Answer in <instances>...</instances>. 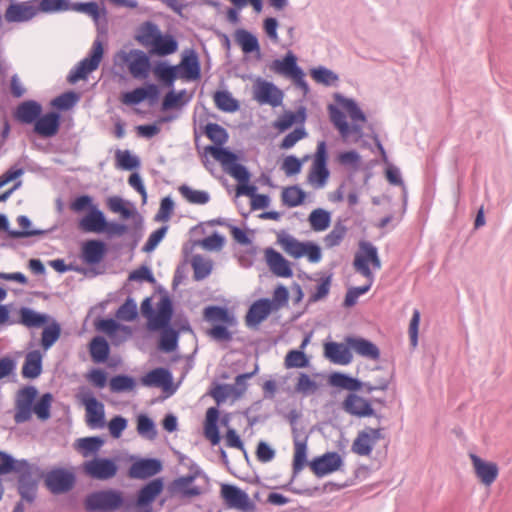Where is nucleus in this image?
<instances>
[{
  "mask_svg": "<svg viewBox=\"0 0 512 512\" xmlns=\"http://www.w3.org/2000/svg\"><path fill=\"white\" fill-rule=\"evenodd\" d=\"M343 465V457L337 451H327L308 460V448L305 447L304 443L298 444L296 454H293L292 459V476L289 482L280 488L297 495L313 497L316 493L320 492L319 486L308 488H296L293 486V482L299 473L308 466L317 478H322L341 470Z\"/></svg>",
  "mask_w": 512,
  "mask_h": 512,
  "instance_id": "f257e3e1",
  "label": "nucleus"
},
{
  "mask_svg": "<svg viewBox=\"0 0 512 512\" xmlns=\"http://www.w3.org/2000/svg\"><path fill=\"white\" fill-rule=\"evenodd\" d=\"M54 396L51 392L40 393L34 385L20 387L14 399V421L16 424L27 423L33 415L41 422H46L52 415Z\"/></svg>",
  "mask_w": 512,
  "mask_h": 512,
  "instance_id": "f03ea898",
  "label": "nucleus"
},
{
  "mask_svg": "<svg viewBox=\"0 0 512 512\" xmlns=\"http://www.w3.org/2000/svg\"><path fill=\"white\" fill-rule=\"evenodd\" d=\"M134 39L149 53L160 58L178 51L179 42L175 35L162 32L159 25L152 20L142 22L135 30Z\"/></svg>",
  "mask_w": 512,
  "mask_h": 512,
  "instance_id": "7ed1b4c3",
  "label": "nucleus"
},
{
  "mask_svg": "<svg viewBox=\"0 0 512 512\" xmlns=\"http://www.w3.org/2000/svg\"><path fill=\"white\" fill-rule=\"evenodd\" d=\"M207 155H211L220 163L222 169L229 176L234 178L238 184L248 182L252 177V173L247 166L242 164L245 160V153L241 149H232L231 147L215 148L212 145L204 147L202 162L209 169L210 161Z\"/></svg>",
  "mask_w": 512,
  "mask_h": 512,
  "instance_id": "20e7f679",
  "label": "nucleus"
},
{
  "mask_svg": "<svg viewBox=\"0 0 512 512\" xmlns=\"http://www.w3.org/2000/svg\"><path fill=\"white\" fill-rule=\"evenodd\" d=\"M42 104L34 99L19 102L12 110V118L20 125L32 126V133L41 139L54 138L50 120Z\"/></svg>",
  "mask_w": 512,
  "mask_h": 512,
  "instance_id": "39448f33",
  "label": "nucleus"
},
{
  "mask_svg": "<svg viewBox=\"0 0 512 512\" xmlns=\"http://www.w3.org/2000/svg\"><path fill=\"white\" fill-rule=\"evenodd\" d=\"M202 319L211 324L205 333L212 340L225 343L232 341L233 332L230 327L237 325V318L227 306L215 304L205 306L202 311Z\"/></svg>",
  "mask_w": 512,
  "mask_h": 512,
  "instance_id": "423d86ee",
  "label": "nucleus"
},
{
  "mask_svg": "<svg viewBox=\"0 0 512 512\" xmlns=\"http://www.w3.org/2000/svg\"><path fill=\"white\" fill-rule=\"evenodd\" d=\"M83 506L86 512H117L128 511L127 496L119 489L108 488L88 493Z\"/></svg>",
  "mask_w": 512,
  "mask_h": 512,
  "instance_id": "0eeeda50",
  "label": "nucleus"
},
{
  "mask_svg": "<svg viewBox=\"0 0 512 512\" xmlns=\"http://www.w3.org/2000/svg\"><path fill=\"white\" fill-rule=\"evenodd\" d=\"M151 54L140 49H132L129 52L119 50L114 57L116 63L126 65L129 73L134 79L149 81L154 60L151 61Z\"/></svg>",
  "mask_w": 512,
  "mask_h": 512,
  "instance_id": "6e6552de",
  "label": "nucleus"
},
{
  "mask_svg": "<svg viewBox=\"0 0 512 512\" xmlns=\"http://www.w3.org/2000/svg\"><path fill=\"white\" fill-rule=\"evenodd\" d=\"M44 472L39 466L30 464L27 459H20L15 467L14 474L18 475V493L21 499L27 503H33L36 499V492L39 474Z\"/></svg>",
  "mask_w": 512,
  "mask_h": 512,
  "instance_id": "1a4fd4ad",
  "label": "nucleus"
},
{
  "mask_svg": "<svg viewBox=\"0 0 512 512\" xmlns=\"http://www.w3.org/2000/svg\"><path fill=\"white\" fill-rule=\"evenodd\" d=\"M104 54L105 44L97 37L87 56L70 70L66 78L67 82L69 84H76L80 80H86L93 71L98 69Z\"/></svg>",
  "mask_w": 512,
  "mask_h": 512,
  "instance_id": "9d476101",
  "label": "nucleus"
},
{
  "mask_svg": "<svg viewBox=\"0 0 512 512\" xmlns=\"http://www.w3.org/2000/svg\"><path fill=\"white\" fill-rule=\"evenodd\" d=\"M45 487L53 495H63L72 491L76 485L77 477L73 470L55 466L48 471L41 472Z\"/></svg>",
  "mask_w": 512,
  "mask_h": 512,
  "instance_id": "9b49d317",
  "label": "nucleus"
},
{
  "mask_svg": "<svg viewBox=\"0 0 512 512\" xmlns=\"http://www.w3.org/2000/svg\"><path fill=\"white\" fill-rule=\"evenodd\" d=\"M118 456L102 457L94 456L85 460L81 465L82 473L90 479L107 481L114 478L119 471Z\"/></svg>",
  "mask_w": 512,
  "mask_h": 512,
  "instance_id": "f8f14e48",
  "label": "nucleus"
},
{
  "mask_svg": "<svg viewBox=\"0 0 512 512\" xmlns=\"http://www.w3.org/2000/svg\"><path fill=\"white\" fill-rule=\"evenodd\" d=\"M81 94L75 90H67L51 99L50 110L46 111L47 120H50L54 137H56L63 123L62 112L71 110L80 101Z\"/></svg>",
  "mask_w": 512,
  "mask_h": 512,
  "instance_id": "ddd939ff",
  "label": "nucleus"
},
{
  "mask_svg": "<svg viewBox=\"0 0 512 512\" xmlns=\"http://www.w3.org/2000/svg\"><path fill=\"white\" fill-rule=\"evenodd\" d=\"M80 403L85 406V421L91 429H101L105 427L104 404L99 401L94 392L87 386H81L77 393Z\"/></svg>",
  "mask_w": 512,
  "mask_h": 512,
  "instance_id": "4468645a",
  "label": "nucleus"
},
{
  "mask_svg": "<svg viewBox=\"0 0 512 512\" xmlns=\"http://www.w3.org/2000/svg\"><path fill=\"white\" fill-rule=\"evenodd\" d=\"M130 466L127 469V477L137 480H150L163 470V462L156 457H141L130 455L128 457Z\"/></svg>",
  "mask_w": 512,
  "mask_h": 512,
  "instance_id": "2eb2a0df",
  "label": "nucleus"
},
{
  "mask_svg": "<svg viewBox=\"0 0 512 512\" xmlns=\"http://www.w3.org/2000/svg\"><path fill=\"white\" fill-rule=\"evenodd\" d=\"M119 100L123 105L135 107L144 101H147L150 106H155L159 103V88L156 83L145 81L141 86L132 90L122 91Z\"/></svg>",
  "mask_w": 512,
  "mask_h": 512,
  "instance_id": "dca6fc26",
  "label": "nucleus"
},
{
  "mask_svg": "<svg viewBox=\"0 0 512 512\" xmlns=\"http://www.w3.org/2000/svg\"><path fill=\"white\" fill-rule=\"evenodd\" d=\"M165 488L163 477H156L144 483L131 498L127 496V507L130 512L133 506L153 507L154 502L162 494Z\"/></svg>",
  "mask_w": 512,
  "mask_h": 512,
  "instance_id": "f3484780",
  "label": "nucleus"
},
{
  "mask_svg": "<svg viewBox=\"0 0 512 512\" xmlns=\"http://www.w3.org/2000/svg\"><path fill=\"white\" fill-rule=\"evenodd\" d=\"M220 497L228 509H236L241 512H253L256 509L254 500L250 499L244 490L234 484H221Z\"/></svg>",
  "mask_w": 512,
  "mask_h": 512,
  "instance_id": "a211bd4d",
  "label": "nucleus"
},
{
  "mask_svg": "<svg viewBox=\"0 0 512 512\" xmlns=\"http://www.w3.org/2000/svg\"><path fill=\"white\" fill-rule=\"evenodd\" d=\"M109 250L108 243L102 239H86L80 243L79 257L85 265L94 270L105 259Z\"/></svg>",
  "mask_w": 512,
  "mask_h": 512,
  "instance_id": "6ab92c4d",
  "label": "nucleus"
},
{
  "mask_svg": "<svg viewBox=\"0 0 512 512\" xmlns=\"http://www.w3.org/2000/svg\"><path fill=\"white\" fill-rule=\"evenodd\" d=\"M140 384L145 387L162 388L166 397L173 395L178 385L173 383V374L168 367H155L140 377Z\"/></svg>",
  "mask_w": 512,
  "mask_h": 512,
  "instance_id": "aec40b11",
  "label": "nucleus"
},
{
  "mask_svg": "<svg viewBox=\"0 0 512 512\" xmlns=\"http://www.w3.org/2000/svg\"><path fill=\"white\" fill-rule=\"evenodd\" d=\"M199 477L200 473L196 471L175 478L167 487L170 496L179 495L181 498L191 499L202 495L204 490L200 486L194 485L195 480Z\"/></svg>",
  "mask_w": 512,
  "mask_h": 512,
  "instance_id": "412c9836",
  "label": "nucleus"
},
{
  "mask_svg": "<svg viewBox=\"0 0 512 512\" xmlns=\"http://www.w3.org/2000/svg\"><path fill=\"white\" fill-rule=\"evenodd\" d=\"M253 98L260 105H270L273 108L282 105L284 93L273 82L258 78L254 85Z\"/></svg>",
  "mask_w": 512,
  "mask_h": 512,
  "instance_id": "4be33fe9",
  "label": "nucleus"
},
{
  "mask_svg": "<svg viewBox=\"0 0 512 512\" xmlns=\"http://www.w3.org/2000/svg\"><path fill=\"white\" fill-rule=\"evenodd\" d=\"M378 252V248L367 240H360L358 250L354 255L352 266L354 270L365 277L367 280L374 279V273L370 268L372 258Z\"/></svg>",
  "mask_w": 512,
  "mask_h": 512,
  "instance_id": "5701e85b",
  "label": "nucleus"
},
{
  "mask_svg": "<svg viewBox=\"0 0 512 512\" xmlns=\"http://www.w3.org/2000/svg\"><path fill=\"white\" fill-rule=\"evenodd\" d=\"M179 65H173L168 60H154L151 73L156 80V86L159 88V100L161 99L162 89L174 88V83L179 79Z\"/></svg>",
  "mask_w": 512,
  "mask_h": 512,
  "instance_id": "b1692460",
  "label": "nucleus"
},
{
  "mask_svg": "<svg viewBox=\"0 0 512 512\" xmlns=\"http://www.w3.org/2000/svg\"><path fill=\"white\" fill-rule=\"evenodd\" d=\"M342 409L347 414L360 419L376 416V410L373 407V400L358 394H347L342 401Z\"/></svg>",
  "mask_w": 512,
  "mask_h": 512,
  "instance_id": "393cba45",
  "label": "nucleus"
},
{
  "mask_svg": "<svg viewBox=\"0 0 512 512\" xmlns=\"http://www.w3.org/2000/svg\"><path fill=\"white\" fill-rule=\"evenodd\" d=\"M179 65V79L187 82L198 81L201 78V62L199 54L193 48L186 49L181 56Z\"/></svg>",
  "mask_w": 512,
  "mask_h": 512,
  "instance_id": "a878e982",
  "label": "nucleus"
},
{
  "mask_svg": "<svg viewBox=\"0 0 512 512\" xmlns=\"http://www.w3.org/2000/svg\"><path fill=\"white\" fill-rule=\"evenodd\" d=\"M265 262L269 270L277 277L291 278L293 276L292 263L273 247L264 250Z\"/></svg>",
  "mask_w": 512,
  "mask_h": 512,
  "instance_id": "bb28decb",
  "label": "nucleus"
},
{
  "mask_svg": "<svg viewBox=\"0 0 512 512\" xmlns=\"http://www.w3.org/2000/svg\"><path fill=\"white\" fill-rule=\"evenodd\" d=\"M273 312L268 297L259 298L249 306L245 315V324L248 328L257 329Z\"/></svg>",
  "mask_w": 512,
  "mask_h": 512,
  "instance_id": "cd10ccee",
  "label": "nucleus"
},
{
  "mask_svg": "<svg viewBox=\"0 0 512 512\" xmlns=\"http://www.w3.org/2000/svg\"><path fill=\"white\" fill-rule=\"evenodd\" d=\"M324 357L336 365H348L353 360L352 347L346 341L339 343L328 341L323 345Z\"/></svg>",
  "mask_w": 512,
  "mask_h": 512,
  "instance_id": "c85d7f7f",
  "label": "nucleus"
},
{
  "mask_svg": "<svg viewBox=\"0 0 512 512\" xmlns=\"http://www.w3.org/2000/svg\"><path fill=\"white\" fill-rule=\"evenodd\" d=\"M106 205L111 212L120 214L121 219L124 221L136 219V225L143 223V217L138 212L135 204L121 196L108 197Z\"/></svg>",
  "mask_w": 512,
  "mask_h": 512,
  "instance_id": "c756f323",
  "label": "nucleus"
},
{
  "mask_svg": "<svg viewBox=\"0 0 512 512\" xmlns=\"http://www.w3.org/2000/svg\"><path fill=\"white\" fill-rule=\"evenodd\" d=\"M307 117V108L300 105L295 111L285 110L283 114L272 122V127L277 130L278 134H281L292 126H304Z\"/></svg>",
  "mask_w": 512,
  "mask_h": 512,
  "instance_id": "7c9ffc66",
  "label": "nucleus"
},
{
  "mask_svg": "<svg viewBox=\"0 0 512 512\" xmlns=\"http://www.w3.org/2000/svg\"><path fill=\"white\" fill-rule=\"evenodd\" d=\"M470 459L479 481L485 486L492 485L499 475L497 463L485 460L476 454H470Z\"/></svg>",
  "mask_w": 512,
  "mask_h": 512,
  "instance_id": "2f4dec72",
  "label": "nucleus"
},
{
  "mask_svg": "<svg viewBox=\"0 0 512 512\" xmlns=\"http://www.w3.org/2000/svg\"><path fill=\"white\" fill-rule=\"evenodd\" d=\"M88 351L90 358L95 364H105L109 367H115L118 361L112 360L108 362L110 359L111 346L108 340L102 335H95L91 338L88 343Z\"/></svg>",
  "mask_w": 512,
  "mask_h": 512,
  "instance_id": "473e14b6",
  "label": "nucleus"
},
{
  "mask_svg": "<svg viewBox=\"0 0 512 512\" xmlns=\"http://www.w3.org/2000/svg\"><path fill=\"white\" fill-rule=\"evenodd\" d=\"M105 222L106 215L97 206L77 219V228L83 233L102 234Z\"/></svg>",
  "mask_w": 512,
  "mask_h": 512,
  "instance_id": "72a5a7b5",
  "label": "nucleus"
},
{
  "mask_svg": "<svg viewBox=\"0 0 512 512\" xmlns=\"http://www.w3.org/2000/svg\"><path fill=\"white\" fill-rule=\"evenodd\" d=\"M344 340L350 344L352 352L354 351L361 357L374 361L379 360L381 357L380 348L367 338L357 335H347Z\"/></svg>",
  "mask_w": 512,
  "mask_h": 512,
  "instance_id": "f704fd0d",
  "label": "nucleus"
},
{
  "mask_svg": "<svg viewBox=\"0 0 512 512\" xmlns=\"http://www.w3.org/2000/svg\"><path fill=\"white\" fill-rule=\"evenodd\" d=\"M46 352L40 349L30 350L25 354L21 376L27 380L37 379L43 372V357Z\"/></svg>",
  "mask_w": 512,
  "mask_h": 512,
  "instance_id": "c9c22d12",
  "label": "nucleus"
},
{
  "mask_svg": "<svg viewBox=\"0 0 512 512\" xmlns=\"http://www.w3.org/2000/svg\"><path fill=\"white\" fill-rule=\"evenodd\" d=\"M168 323L159 324L155 330H147L148 333H157V349L163 353H172L178 349L179 336Z\"/></svg>",
  "mask_w": 512,
  "mask_h": 512,
  "instance_id": "e433bc0d",
  "label": "nucleus"
},
{
  "mask_svg": "<svg viewBox=\"0 0 512 512\" xmlns=\"http://www.w3.org/2000/svg\"><path fill=\"white\" fill-rule=\"evenodd\" d=\"M220 409L217 406L209 407L206 410L205 420L203 423V435L211 443L212 446H217L222 440L220 427L218 425Z\"/></svg>",
  "mask_w": 512,
  "mask_h": 512,
  "instance_id": "4c0bfd02",
  "label": "nucleus"
},
{
  "mask_svg": "<svg viewBox=\"0 0 512 512\" xmlns=\"http://www.w3.org/2000/svg\"><path fill=\"white\" fill-rule=\"evenodd\" d=\"M234 39L236 44L240 46L244 55L254 54L256 60L262 59L260 43L254 33L244 28H238L234 33Z\"/></svg>",
  "mask_w": 512,
  "mask_h": 512,
  "instance_id": "58836bf2",
  "label": "nucleus"
},
{
  "mask_svg": "<svg viewBox=\"0 0 512 512\" xmlns=\"http://www.w3.org/2000/svg\"><path fill=\"white\" fill-rule=\"evenodd\" d=\"M140 312L143 318L147 319L146 330H155L163 323L173 320L174 317L164 319L159 314V302L156 308L153 304V296L145 297L140 304Z\"/></svg>",
  "mask_w": 512,
  "mask_h": 512,
  "instance_id": "ea45409f",
  "label": "nucleus"
},
{
  "mask_svg": "<svg viewBox=\"0 0 512 512\" xmlns=\"http://www.w3.org/2000/svg\"><path fill=\"white\" fill-rule=\"evenodd\" d=\"M41 328L42 332L39 344L42 350L47 352L61 337L62 327L55 318L48 315V319L44 320V325Z\"/></svg>",
  "mask_w": 512,
  "mask_h": 512,
  "instance_id": "a19ab883",
  "label": "nucleus"
},
{
  "mask_svg": "<svg viewBox=\"0 0 512 512\" xmlns=\"http://www.w3.org/2000/svg\"><path fill=\"white\" fill-rule=\"evenodd\" d=\"M20 229H13L10 232V239H24L36 236H45L52 232L55 227L49 229L32 228V221L27 215H19L16 219Z\"/></svg>",
  "mask_w": 512,
  "mask_h": 512,
  "instance_id": "79ce46f5",
  "label": "nucleus"
},
{
  "mask_svg": "<svg viewBox=\"0 0 512 512\" xmlns=\"http://www.w3.org/2000/svg\"><path fill=\"white\" fill-rule=\"evenodd\" d=\"M296 54L288 50L282 59H275L270 64V69L276 74L291 78L301 67L297 64Z\"/></svg>",
  "mask_w": 512,
  "mask_h": 512,
  "instance_id": "37998d69",
  "label": "nucleus"
},
{
  "mask_svg": "<svg viewBox=\"0 0 512 512\" xmlns=\"http://www.w3.org/2000/svg\"><path fill=\"white\" fill-rule=\"evenodd\" d=\"M163 97L161 102V111L168 112L174 109H181L192 99V94H188L186 89L175 91L174 88Z\"/></svg>",
  "mask_w": 512,
  "mask_h": 512,
  "instance_id": "c03bdc74",
  "label": "nucleus"
},
{
  "mask_svg": "<svg viewBox=\"0 0 512 512\" xmlns=\"http://www.w3.org/2000/svg\"><path fill=\"white\" fill-rule=\"evenodd\" d=\"M335 102L349 115L352 122L365 123L367 116L361 109L358 102L353 98H348L341 93L336 92L334 94Z\"/></svg>",
  "mask_w": 512,
  "mask_h": 512,
  "instance_id": "a18cd8bd",
  "label": "nucleus"
},
{
  "mask_svg": "<svg viewBox=\"0 0 512 512\" xmlns=\"http://www.w3.org/2000/svg\"><path fill=\"white\" fill-rule=\"evenodd\" d=\"M47 313L38 312L30 307L22 306L18 310L16 323L27 328H40L44 325V320L48 319Z\"/></svg>",
  "mask_w": 512,
  "mask_h": 512,
  "instance_id": "49530a36",
  "label": "nucleus"
},
{
  "mask_svg": "<svg viewBox=\"0 0 512 512\" xmlns=\"http://www.w3.org/2000/svg\"><path fill=\"white\" fill-rule=\"evenodd\" d=\"M201 132L213 143L215 148H224L229 140V133L227 129L218 123L208 122L201 125Z\"/></svg>",
  "mask_w": 512,
  "mask_h": 512,
  "instance_id": "de8ad7c7",
  "label": "nucleus"
},
{
  "mask_svg": "<svg viewBox=\"0 0 512 512\" xmlns=\"http://www.w3.org/2000/svg\"><path fill=\"white\" fill-rule=\"evenodd\" d=\"M277 244L281 246L283 251L294 259L302 258V249L304 241H300L285 230L277 234Z\"/></svg>",
  "mask_w": 512,
  "mask_h": 512,
  "instance_id": "09e8293b",
  "label": "nucleus"
},
{
  "mask_svg": "<svg viewBox=\"0 0 512 512\" xmlns=\"http://www.w3.org/2000/svg\"><path fill=\"white\" fill-rule=\"evenodd\" d=\"M106 439L103 436H88L79 438L75 442L76 449L83 457L99 456L98 452L104 446Z\"/></svg>",
  "mask_w": 512,
  "mask_h": 512,
  "instance_id": "8fccbe9b",
  "label": "nucleus"
},
{
  "mask_svg": "<svg viewBox=\"0 0 512 512\" xmlns=\"http://www.w3.org/2000/svg\"><path fill=\"white\" fill-rule=\"evenodd\" d=\"M216 108L224 113H235L240 110V102L227 89H217L213 95Z\"/></svg>",
  "mask_w": 512,
  "mask_h": 512,
  "instance_id": "3c124183",
  "label": "nucleus"
},
{
  "mask_svg": "<svg viewBox=\"0 0 512 512\" xmlns=\"http://www.w3.org/2000/svg\"><path fill=\"white\" fill-rule=\"evenodd\" d=\"M85 14L91 17L99 34H106L108 29L107 9L96 1H88Z\"/></svg>",
  "mask_w": 512,
  "mask_h": 512,
  "instance_id": "603ef678",
  "label": "nucleus"
},
{
  "mask_svg": "<svg viewBox=\"0 0 512 512\" xmlns=\"http://www.w3.org/2000/svg\"><path fill=\"white\" fill-rule=\"evenodd\" d=\"M115 167L119 170L134 172L140 169L141 159L129 149L115 151Z\"/></svg>",
  "mask_w": 512,
  "mask_h": 512,
  "instance_id": "864d4df0",
  "label": "nucleus"
},
{
  "mask_svg": "<svg viewBox=\"0 0 512 512\" xmlns=\"http://www.w3.org/2000/svg\"><path fill=\"white\" fill-rule=\"evenodd\" d=\"M306 198L307 193L298 184L285 187L281 192V202L288 208L303 205Z\"/></svg>",
  "mask_w": 512,
  "mask_h": 512,
  "instance_id": "5fc2aeb1",
  "label": "nucleus"
},
{
  "mask_svg": "<svg viewBox=\"0 0 512 512\" xmlns=\"http://www.w3.org/2000/svg\"><path fill=\"white\" fill-rule=\"evenodd\" d=\"M332 221V214L324 208H316L308 216L310 227L315 232L327 230Z\"/></svg>",
  "mask_w": 512,
  "mask_h": 512,
  "instance_id": "6e6d98bb",
  "label": "nucleus"
},
{
  "mask_svg": "<svg viewBox=\"0 0 512 512\" xmlns=\"http://www.w3.org/2000/svg\"><path fill=\"white\" fill-rule=\"evenodd\" d=\"M136 386V378L125 373L114 375L109 380V388L112 393L131 392Z\"/></svg>",
  "mask_w": 512,
  "mask_h": 512,
  "instance_id": "4d7b16f0",
  "label": "nucleus"
},
{
  "mask_svg": "<svg viewBox=\"0 0 512 512\" xmlns=\"http://www.w3.org/2000/svg\"><path fill=\"white\" fill-rule=\"evenodd\" d=\"M194 281H202L210 276L213 270V261L201 254H195L191 259Z\"/></svg>",
  "mask_w": 512,
  "mask_h": 512,
  "instance_id": "13d9d810",
  "label": "nucleus"
},
{
  "mask_svg": "<svg viewBox=\"0 0 512 512\" xmlns=\"http://www.w3.org/2000/svg\"><path fill=\"white\" fill-rule=\"evenodd\" d=\"M178 191L188 203L194 205H205L211 199L208 191L194 189L188 184L180 185Z\"/></svg>",
  "mask_w": 512,
  "mask_h": 512,
  "instance_id": "bf43d9fd",
  "label": "nucleus"
},
{
  "mask_svg": "<svg viewBox=\"0 0 512 512\" xmlns=\"http://www.w3.org/2000/svg\"><path fill=\"white\" fill-rule=\"evenodd\" d=\"M375 447L372 438L364 429L357 433L352 442L351 451L359 456L369 457Z\"/></svg>",
  "mask_w": 512,
  "mask_h": 512,
  "instance_id": "052dcab7",
  "label": "nucleus"
},
{
  "mask_svg": "<svg viewBox=\"0 0 512 512\" xmlns=\"http://www.w3.org/2000/svg\"><path fill=\"white\" fill-rule=\"evenodd\" d=\"M330 174L328 165L312 163L307 180L315 188H323L327 184Z\"/></svg>",
  "mask_w": 512,
  "mask_h": 512,
  "instance_id": "680f3d73",
  "label": "nucleus"
},
{
  "mask_svg": "<svg viewBox=\"0 0 512 512\" xmlns=\"http://www.w3.org/2000/svg\"><path fill=\"white\" fill-rule=\"evenodd\" d=\"M99 206L90 194H78L69 201V209L76 214H86Z\"/></svg>",
  "mask_w": 512,
  "mask_h": 512,
  "instance_id": "e2e57ef3",
  "label": "nucleus"
},
{
  "mask_svg": "<svg viewBox=\"0 0 512 512\" xmlns=\"http://www.w3.org/2000/svg\"><path fill=\"white\" fill-rule=\"evenodd\" d=\"M137 433L148 440H154L157 437V428L154 420L146 413H140L136 419Z\"/></svg>",
  "mask_w": 512,
  "mask_h": 512,
  "instance_id": "0e129e2a",
  "label": "nucleus"
},
{
  "mask_svg": "<svg viewBox=\"0 0 512 512\" xmlns=\"http://www.w3.org/2000/svg\"><path fill=\"white\" fill-rule=\"evenodd\" d=\"M310 77L316 83L326 87L334 85L335 82L339 80L337 73L322 65L310 69Z\"/></svg>",
  "mask_w": 512,
  "mask_h": 512,
  "instance_id": "69168bd1",
  "label": "nucleus"
},
{
  "mask_svg": "<svg viewBox=\"0 0 512 512\" xmlns=\"http://www.w3.org/2000/svg\"><path fill=\"white\" fill-rule=\"evenodd\" d=\"M310 365V357L302 350L291 349L284 358L286 369L307 368Z\"/></svg>",
  "mask_w": 512,
  "mask_h": 512,
  "instance_id": "338daca9",
  "label": "nucleus"
},
{
  "mask_svg": "<svg viewBox=\"0 0 512 512\" xmlns=\"http://www.w3.org/2000/svg\"><path fill=\"white\" fill-rule=\"evenodd\" d=\"M118 320L133 322L138 319L139 311L136 301L128 296L125 301L118 307L116 311Z\"/></svg>",
  "mask_w": 512,
  "mask_h": 512,
  "instance_id": "774afa93",
  "label": "nucleus"
}]
</instances>
